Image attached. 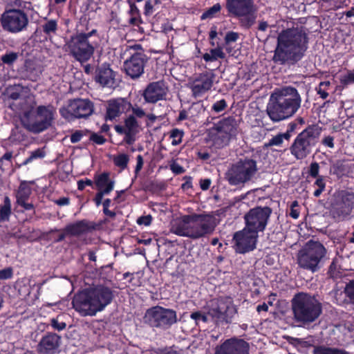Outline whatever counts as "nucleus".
I'll list each match as a JSON object with an SVG mask.
<instances>
[{
  "instance_id": "obj_56",
  "label": "nucleus",
  "mask_w": 354,
  "mask_h": 354,
  "mask_svg": "<svg viewBox=\"0 0 354 354\" xmlns=\"http://www.w3.org/2000/svg\"><path fill=\"white\" fill-rule=\"evenodd\" d=\"M86 185L92 186L93 181L87 179L86 180H79L77 182V187H78V189H80V190H83Z\"/></svg>"
},
{
  "instance_id": "obj_45",
  "label": "nucleus",
  "mask_w": 354,
  "mask_h": 354,
  "mask_svg": "<svg viewBox=\"0 0 354 354\" xmlns=\"http://www.w3.org/2000/svg\"><path fill=\"white\" fill-rule=\"evenodd\" d=\"M319 166L317 162H312L309 168V174L313 178L319 177Z\"/></svg>"
},
{
  "instance_id": "obj_34",
  "label": "nucleus",
  "mask_w": 354,
  "mask_h": 354,
  "mask_svg": "<svg viewBox=\"0 0 354 354\" xmlns=\"http://www.w3.org/2000/svg\"><path fill=\"white\" fill-rule=\"evenodd\" d=\"M113 161L115 166L120 167L122 170L127 167L129 161V156L125 153H120L113 157Z\"/></svg>"
},
{
  "instance_id": "obj_22",
  "label": "nucleus",
  "mask_w": 354,
  "mask_h": 354,
  "mask_svg": "<svg viewBox=\"0 0 354 354\" xmlns=\"http://www.w3.org/2000/svg\"><path fill=\"white\" fill-rule=\"evenodd\" d=\"M139 124L134 116H129L124 120V125H115V130L120 134H124V141L132 145L136 141V135L139 131Z\"/></svg>"
},
{
  "instance_id": "obj_12",
  "label": "nucleus",
  "mask_w": 354,
  "mask_h": 354,
  "mask_svg": "<svg viewBox=\"0 0 354 354\" xmlns=\"http://www.w3.org/2000/svg\"><path fill=\"white\" fill-rule=\"evenodd\" d=\"M237 131L236 121L233 118H225L217 122L209 131V136L214 145L218 148L227 145L231 138Z\"/></svg>"
},
{
  "instance_id": "obj_31",
  "label": "nucleus",
  "mask_w": 354,
  "mask_h": 354,
  "mask_svg": "<svg viewBox=\"0 0 354 354\" xmlns=\"http://www.w3.org/2000/svg\"><path fill=\"white\" fill-rule=\"evenodd\" d=\"M290 138V133L286 131L283 133H279L273 136L266 143L264 144L265 147H271L273 146L281 147L284 141H288Z\"/></svg>"
},
{
  "instance_id": "obj_2",
  "label": "nucleus",
  "mask_w": 354,
  "mask_h": 354,
  "mask_svg": "<svg viewBox=\"0 0 354 354\" xmlns=\"http://www.w3.org/2000/svg\"><path fill=\"white\" fill-rule=\"evenodd\" d=\"M114 297L113 290L104 285L90 287L77 293L73 299L74 309L82 316H95L110 304Z\"/></svg>"
},
{
  "instance_id": "obj_44",
  "label": "nucleus",
  "mask_w": 354,
  "mask_h": 354,
  "mask_svg": "<svg viewBox=\"0 0 354 354\" xmlns=\"http://www.w3.org/2000/svg\"><path fill=\"white\" fill-rule=\"evenodd\" d=\"M190 317L194 319L196 324L200 321H202L203 322H207V317L205 315L203 314L201 312H194L192 313L190 315Z\"/></svg>"
},
{
  "instance_id": "obj_18",
  "label": "nucleus",
  "mask_w": 354,
  "mask_h": 354,
  "mask_svg": "<svg viewBox=\"0 0 354 354\" xmlns=\"http://www.w3.org/2000/svg\"><path fill=\"white\" fill-rule=\"evenodd\" d=\"M214 75L211 72H205L196 76L188 82L192 96L195 98L203 97L213 86Z\"/></svg>"
},
{
  "instance_id": "obj_21",
  "label": "nucleus",
  "mask_w": 354,
  "mask_h": 354,
  "mask_svg": "<svg viewBox=\"0 0 354 354\" xmlns=\"http://www.w3.org/2000/svg\"><path fill=\"white\" fill-rule=\"evenodd\" d=\"M248 344L243 339L232 338L225 340L216 349L215 354H249Z\"/></svg>"
},
{
  "instance_id": "obj_28",
  "label": "nucleus",
  "mask_w": 354,
  "mask_h": 354,
  "mask_svg": "<svg viewBox=\"0 0 354 354\" xmlns=\"http://www.w3.org/2000/svg\"><path fill=\"white\" fill-rule=\"evenodd\" d=\"M90 229L88 223L83 220L67 225L64 232L69 236H77L88 232Z\"/></svg>"
},
{
  "instance_id": "obj_10",
  "label": "nucleus",
  "mask_w": 354,
  "mask_h": 354,
  "mask_svg": "<svg viewBox=\"0 0 354 354\" xmlns=\"http://www.w3.org/2000/svg\"><path fill=\"white\" fill-rule=\"evenodd\" d=\"M93 30L88 33H79L71 37L70 40L66 44L67 49L74 58L80 62H87L93 55L95 47L92 43L88 41V38L95 32Z\"/></svg>"
},
{
  "instance_id": "obj_41",
  "label": "nucleus",
  "mask_w": 354,
  "mask_h": 354,
  "mask_svg": "<svg viewBox=\"0 0 354 354\" xmlns=\"http://www.w3.org/2000/svg\"><path fill=\"white\" fill-rule=\"evenodd\" d=\"M227 107V102L225 100H221L216 102L212 107V109L216 113L223 111Z\"/></svg>"
},
{
  "instance_id": "obj_52",
  "label": "nucleus",
  "mask_w": 354,
  "mask_h": 354,
  "mask_svg": "<svg viewBox=\"0 0 354 354\" xmlns=\"http://www.w3.org/2000/svg\"><path fill=\"white\" fill-rule=\"evenodd\" d=\"M170 169L176 174H180L185 171L183 167L176 162H174L170 165Z\"/></svg>"
},
{
  "instance_id": "obj_49",
  "label": "nucleus",
  "mask_w": 354,
  "mask_h": 354,
  "mask_svg": "<svg viewBox=\"0 0 354 354\" xmlns=\"http://www.w3.org/2000/svg\"><path fill=\"white\" fill-rule=\"evenodd\" d=\"M239 39V33L235 32H228L225 37V41L226 44L234 42Z\"/></svg>"
},
{
  "instance_id": "obj_23",
  "label": "nucleus",
  "mask_w": 354,
  "mask_h": 354,
  "mask_svg": "<svg viewBox=\"0 0 354 354\" xmlns=\"http://www.w3.org/2000/svg\"><path fill=\"white\" fill-rule=\"evenodd\" d=\"M131 104L124 98H117L108 101L106 120H113L122 113L131 109Z\"/></svg>"
},
{
  "instance_id": "obj_54",
  "label": "nucleus",
  "mask_w": 354,
  "mask_h": 354,
  "mask_svg": "<svg viewBox=\"0 0 354 354\" xmlns=\"http://www.w3.org/2000/svg\"><path fill=\"white\" fill-rule=\"evenodd\" d=\"M83 132L81 131H77L73 133L71 136V141L72 143H76L79 142L83 136Z\"/></svg>"
},
{
  "instance_id": "obj_60",
  "label": "nucleus",
  "mask_w": 354,
  "mask_h": 354,
  "mask_svg": "<svg viewBox=\"0 0 354 354\" xmlns=\"http://www.w3.org/2000/svg\"><path fill=\"white\" fill-rule=\"evenodd\" d=\"M153 12V5L150 1H147L145 5V14L150 15Z\"/></svg>"
},
{
  "instance_id": "obj_58",
  "label": "nucleus",
  "mask_w": 354,
  "mask_h": 354,
  "mask_svg": "<svg viewBox=\"0 0 354 354\" xmlns=\"http://www.w3.org/2000/svg\"><path fill=\"white\" fill-rule=\"evenodd\" d=\"M136 160H137V164H136V167L135 169V171H136V173H138L141 170V169L142 168V166H143L144 161H143L142 156L141 155H138L136 158Z\"/></svg>"
},
{
  "instance_id": "obj_3",
  "label": "nucleus",
  "mask_w": 354,
  "mask_h": 354,
  "mask_svg": "<svg viewBox=\"0 0 354 354\" xmlns=\"http://www.w3.org/2000/svg\"><path fill=\"white\" fill-rule=\"evenodd\" d=\"M301 104L298 91L292 86H284L271 94L266 111L273 122H279L295 115Z\"/></svg>"
},
{
  "instance_id": "obj_7",
  "label": "nucleus",
  "mask_w": 354,
  "mask_h": 354,
  "mask_svg": "<svg viewBox=\"0 0 354 354\" xmlns=\"http://www.w3.org/2000/svg\"><path fill=\"white\" fill-rule=\"evenodd\" d=\"M326 252L320 242L310 240L298 252L297 263L300 268L315 272L320 269Z\"/></svg>"
},
{
  "instance_id": "obj_53",
  "label": "nucleus",
  "mask_w": 354,
  "mask_h": 354,
  "mask_svg": "<svg viewBox=\"0 0 354 354\" xmlns=\"http://www.w3.org/2000/svg\"><path fill=\"white\" fill-rule=\"evenodd\" d=\"M322 143L325 146L332 149L334 147V138L330 136H326L322 140Z\"/></svg>"
},
{
  "instance_id": "obj_43",
  "label": "nucleus",
  "mask_w": 354,
  "mask_h": 354,
  "mask_svg": "<svg viewBox=\"0 0 354 354\" xmlns=\"http://www.w3.org/2000/svg\"><path fill=\"white\" fill-rule=\"evenodd\" d=\"M50 325L54 329L57 330H62L66 326L65 322L59 320V317L52 319L50 320Z\"/></svg>"
},
{
  "instance_id": "obj_35",
  "label": "nucleus",
  "mask_w": 354,
  "mask_h": 354,
  "mask_svg": "<svg viewBox=\"0 0 354 354\" xmlns=\"http://www.w3.org/2000/svg\"><path fill=\"white\" fill-rule=\"evenodd\" d=\"M322 6L328 10H336L342 5V0H320Z\"/></svg>"
},
{
  "instance_id": "obj_26",
  "label": "nucleus",
  "mask_w": 354,
  "mask_h": 354,
  "mask_svg": "<svg viewBox=\"0 0 354 354\" xmlns=\"http://www.w3.org/2000/svg\"><path fill=\"white\" fill-rule=\"evenodd\" d=\"M61 337L55 333H49L41 338L38 344V351L44 354H53L59 348Z\"/></svg>"
},
{
  "instance_id": "obj_48",
  "label": "nucleus",
  "mask_w": 354,
  "mask_h": 354,
  "mask_svg": "<svg viewBox=\"0 0 354 354\" xmlns=\"http://www.w3.org/2000/svg\"><path fill=\"white\" fill-rule=\"evenodd\" d=\"M90 140L97 145H102L106 141V139L102 136L95 133L91 134Z\"/></svg>"
},
{
  "instance_id": "obj_39",
  "label": "nucleus",
  "mask_w": 354,
  "mask_h": 354,
  "mask_svg": "<svg viewBox=\"0 0 354 354\" xmlns=\"http://www.w3.org/2000/svg\"><path fill=\"white\" fill-rule=\"evenodd\" d=\"M339 81L344 85L354 84V70L348 71L346 74L340 77Z\"/></svg>"
},
{
  "instance_id": "obj_15",
  "label": "nucleus",
  "mask_w": 354,
  "mask_h": 354,
  "mask_svg": "<svg viewBox=\"0 0 354 354\" xmlns=\"http://www.w3.org/2000/svg\"><path fill=\"white\" fill-rule=\"evenodd\" d=\"M272 214L269 207H257L249 210L244 216L246 228L258 234L263 232Z\"/></svg>"
},
{
  "instance_id": "obj_32",
  "label": "nucleus",
  "mask_w": 354,
  "mask_h": 354,
  "mask_svg": "<svg viewBox=\"0 0 354 354\" xmlns=\"http://www.w3.org/2000/svg\"><path fill=\"white\" fill-rule=\"evenodd\" d=\"M225 54L221 47H217L216 48L211 49L209 53L203 54V58L207 62H214L218 59H224Z\"/></svg>"
},
{
  "instance_id": "obj_27",
  "label": "nucleus",
  "mask_w": 354,
  "mask_h": 354,
  "mask_svg": "<svg viewBox=\"0 0 354 354\" xmlns=\"http://www.w3.org/2000/svg\"><path fill=\"white\" fill-rule=\"evenodd\" d=\"M109 176V173L104 172L95 177V186L99 192L109 194L113 189L115 181Z\"/></svg>"
},
{
  "instance_id": "obj_8",
  "label": "nucleus",
  "mask_w": 354,
  "mask_h": 354,
  "mask_svg": "<svg viewBox=\"0 0 354 354\" xmlns=\"http://www.w3.org/2000/svg\"><path fill=\"white\" fill-rule=\"evenodd\" d=\"M321 132L322 128L317 125L309 126L303 130L297 135L290 147L291 154L297 160L306 158L317 143Z\"/></svg>"
},
{
  "instance_id": "obj_51",
  "label": "nucleus",
  "mask_w": 354,
  "mask_h": 354,
  "mask_svg": "<svg viewBox=\"0 0 354 354\" xmlns=\"http://www.w3.org/2000/svg\"><path fill=\"white\" fill-rule=\"evenodd\" d=\"M10 213L11 209L3 205L0 209V221L8 219Z\"/></svg>"
},
{
  "instance_id": "obj_36",
  "label": "nucleus",
  "mask_w": 354,
  "mask_h": 354,
  "mask_svg": "<svg viewBox=\"0 0 354 354\" xmlns=\"http://www.w3.org/2000/svg\"><path fill=\"white\" fill-rule=\"evenodd\" d=\"M221 6L219 3L214 4L201 15V19L212 18L217 12L221 10Z\"/></svg>"
},
{
  "instance_id": "obj_29",
  "label": "nucleus",
  "mask_w": 354,
  "mask_h": 354,
  "mask_svg": "<svg viewBox=\"0 0 354 354\" xmlns=\"http://www.w3.org/2000/svg\"><path fill=\"white\" fill-rule=\"evenodd\" d=\"M31 194V189L27 185H21L17 194V203L23 207L26 210L33 209V205L28 203V200Z\"/></svg>"
},
{
  "instance_id": "obj_61",
  "label": "nucleus",
  "mask_w": 354,
  "mask_h": 354,
  "mask_svg": "<svg viewBox=\"0 0 354 354\" xmlns=\"http://www.w3.org/2000/svg\"><path fill=\"white\" fill-rule=\"evenodd\" d=\"M55 203L59 206L68 205L69 204V198L68 197H62L55 200Z\"/></svg>"
},
{
  "instance_id": "obj_63",
  "label": "nucleus",
  "mask_w": 354,
  "mask_h": 354,
  "mask_svg": "<svg viewBox=\"0 0 354 354\" xmlns=\"http://www.w3.org/2000/svg\"><path fill=\"white\" fill-rule=\"evenodd\" d=\"M315 185L318 187V188L325 189V182L324 180V178L322 176H319L317 178L316 181L315 182Z\"/></svg>"
},
{
  "instance_id": "obj_30",
  "label": "nucleus",
  "mask_w": 354,
  "mask_h": 354,
  "mask_svg": "<svg viewBox=\"0 0 354 354\" xmlns=\"http://www.w3.org/2000/svg\"><path fill=\"white\" fill-rule=\"evenodd\" d=\"M352 207L348 198H342L333 205V214L337 216H346L351 212Z\"/></svg>"
},
{
  "instance_id": "obj_40",
  "label": "nucleus",
  "mask_w": 354,
  "mask_h": 354,
  "mask_svg": "<svg viewBox=\"0 0 354 354\" xmlns=\"http://www.w3.org/2000/svg\"><path fill=\"white\" fill-rule=\"evenodd\" d=\"M18 58V53L14 52H10L2 55V62L8 65L13 64Z\"/></svg>"
},
{
  "instance_id": "obj_19",
  "label": "nucleus",
  "mask_w": 354,
  "mask_h": 354,
  "mask_svg": "<svg viewBox=\"0 0 354 354\" xmlns=\"http://www.w3.org/2000/svg\"><path fill=\"white\" fill-rule=\"evenodd\" d=\"M226 8L229 12L235 16L249 15L248 26H251L255 20L253 13L256 10L253 0H227Z\"/></svg>"
},
{
  "instance_id": "obj_37",
  "label": "nucleus",
  "mask_w": 354,
  "mask_h": 354,
  "mask_svg": "<svg viewBox=\"0 0 354 354\" xmlns=\"http://www.w3.org/2000/svg\"><path fill=\"white\" fill-rule=\"evenodd\" d=\"M46 156V153L43 149H37L30 152V156L23 162L26 165L32 161L34 159L42 158Z\"/></svg>"
},
{
  "instance_id": "obj_4",
  "label": "nucleus",
  "mask_w": 354,
  "mask_h": 354,
  "mask_svg": "<svg viewBox=\"0 0 354 354\" xmlns=\"http://www.w3.org/2000/svg\"><path fill=\"white\" fill-rule=\"evenodd\" d=\"M214 228L215 222L212 216L192 214L176 220L171 225V231L180 236L198 239L212 234Z\"/></svg>"
},
{
  "instance_id": "obj_38",
  "label": "nucleus",
  "mask_w": 354,
  "mask_h": 354,
  "mask_svg": "<svg viewBox=\"0 0 354 354\" xmlns=\"http://www.w3.org/2000/svg\"><path fill=\"white\" fill-rule=\"evenodd\" d=\"M183 131L178 129H174L171 131L170 137L172 138L171 145H178L182 142Z\"/></svg>"
},
{
  "instance_id": "obj_50",
  "label": "nucleus",
  "mask_w": 354,
  "mask_h": 354,
  "mask_svg": "<svg viewBox=\"0 0 354 354\" xmlns=\"http://www.w3.org/2000/svg\"><path fill=\"white\" fill-rule=\"evenodd\" d=\"M12 269L10 267L0 270V279H10L12 276Z\"/></svg>"
},
{
  "instance_id": "obj_64",
  "label": "nucleus",
  "mask_w": 354,
  "mask_h": 354,
  "mask_svg": "<svg viewBox=\"0 0 354 354\" xmlns=\"http://www.w3.org/2000/svg\"><path fill=\"white\" fill-rule=\"evenodd\" d=\"M12 158V152H6L1 158L0 161L3 162V161H8L11 163V160Z\"/></svg>"
},
{
  "instance_id": "obj_25",
  "label": "nucleus",
  "mask_w": 354,
  "mask_h": 354,
  "mask_svg": "<svg viewBox=\"0 0 354 354\" xmlns=\"http://www.w3.org/2000/svg\"><path fill=\"white\" fill-rule=\"evenodd\" d=\"M166 95V88L162 82H156L149 84L143 92L145 102L156 103L161 100Z\"/></svg>"
},
{
  "instance_id": "obj_57",
  "label": "nucleus",
  "mask_w": 354,
  "mask_h": 354,
  "mask_svg": "<svg viewBox=\"0 0 354 354\" xmlns=\"http://www.w3.org/2000/svg\"><path fill=\"white\" fill-rule=\"evenodd\" d=\"M106 194H109L104 193V192H99V191L97 192L95 197L94 198V201L97 206H100L101 205L104 195H106Z\"/></svg>"
},
{
  "instance_id": "obj_11",
  "label": "nucleus",
  "mask_w": 354,
  "mask_h": 354,
  "mask_svg": "<svg viewBox=\"0 0 354 354\" xmlns=\"http://www.w3.org/2000/svg\"><path fill=\"white\" fill-rule=\"evenodd\" d=\"M143 319L151 327L167 329L177 322V315L172 309L156 306L146 311Z\"/></svg>"
},
{
  "instance_id": "obj_6",
  "label": "nucleus",
  "mask_w": 354,
  "mask_h": 354,
  "mask_svg": "<svg viewBox=\"0 0 354 354\" xmlns=\"http://www.w3.org/2000/svg\"><path fill=\"white\" fill-rule=\"evenodd\" d=\"M295 319L304 324L315 321L322 313V305L313 296L301 292L292 300Z\"/></svg>"
},
{
  "instance_id": "obj_24",
  "label": "nucleus",
  "mask_w": 354,
  "mask_h": 354,
  "mask_svg": "<svg viewBox=\"0 0 354 354\" xmlns=\"http://www.w3.org/2000/svg\"><path fill=\"white\" fill-rule=\"evenodd\" d=\"M116 73L109 64H102L95 71V80L103 87L113 88L116 84Z\"/></svg>"
},
{
  "instance_id": "obj_16",
  "label": "nucleus",
  "mask_w": 354,
  "mask_h": 354,
  "mask_svg": "<svg viewBox=\"0 0 354 354\" xmlns=\"http://www.w3.org/2000/svg\"><path fill=\"white\" fill-rule=\"evenodd\" d=\"M28 22L25 12L18 9H11L6 11L1 17L3 28L12 32L21 31Z\"/></svg>"
},
{
  "instance_id": "obj_55",
  "label": "nucleus",
  "mask_w": 354,
  "mask_h": 354,
  "mask_svg": "<svg viewBox=\"0 0 354 354\" xmlns=\"http://www.w3.org/2000/svg\"><path fill=\"white\" fill-rule=\"evenodd\" d=\"M345 290L349 297L354 299V281H350V283L347 284Z\"/></svg>"
},
{
  "instance_id": "obj_62",
  "label": "nucleus",
  "mask_w": 354,
  "mask_h": 354,
  "mask_svg": "<svg viewBox=\"0 0 354 354\" xmlns=\"http://www.w3.org/2000/svg\"><path fill=\"white\" fill-rule=\"evenodd\" d=\"M342 167V165L340 162H337L334 164L332 167L333 169V173L337 175H339L343 171Z\"/></svg>"
},
{
  "instance_id": "obj_13",
  "label": "nucleus",
  "mask_w": 354,
  "mask_h": 354,
  "mask_svg": "<svg viewBox=\"0 0 354 354\" xmlns=\"http://www.w3.org/2000/svg\"><path fill=\"white\" fill-rule=\"evenodd\" d=\"M237 309L231 297H221L211 301L209 315L217 322L230 323Z\"/></svg>"
},
{
  "instance_id": "obj_59",
  "label": "nucleus",
  "mask_w": 354,
  "mask_h": 354,
  "mask_svg": "<svg viewBox=\"0 0 354 354\" xmlns=\"http://www.w3.org/2000/svg\"><path fill=\"white\" fill-rule=\"evenodd\" d=\"M211 180L209 178L202 179L200 181V186L203 190H207L209 188Z\"/></svg>"
},
{
  "instance_id": "obj_20",
  "label": "nucleus",
  "mask_w": 354,
  "mask_h": 354,
  "mask_svg": "<svg viewBox=\"0 0 354 354\" xmlns=\"http://www.w3.org/2000/svg\"><path fill=\"white\" fill-rule=\"evenodd\" d=\"M146 62V55L142 52H137L124 62V69L131 78H138L144 73Z\"/></svg>"
},
{
  "instance_id": "obj_46",
  "label": "nucleus",
  "mask_w": 354,
  "mask_h": 354,
  "mask_svg": "<svg viewBox=\"0 0 354 354\" xmlns=\"http://www.w3.org/2000/svg\"><path fill=\"white\" fill-rule=\"evenodd\" d=\"M152 221V216L151 215L142 216L137 219V223L140 225L149 226Z\"/></svg>"
},
{
  "instance_id": "obj_33",
  "label": "nucleus",
  "mask_w": 354,
  "mask_h": 354,
  "mask_svg": "<svg viewBox=\"0 0 354 354\" xmlns=\"http://www.w3.org/2000/svg\"><path fill=\"white\" fill-rule=\"evenodd\" d=\"M42 30L48 36L55 35L57 30V21L55 19L46 20L42 25Z\"/></svg>"
},
{
  "instance_id": "obj_17",
  "label": "nucleus",
  "mask_w": 354,
  "mask_h": 354,
  "mask_svg": "<svg viewBox=\"0 0 354 354\" xmlns=\"http://www.w3.org/2000/svg\"><path fill=\"white\" fill-rule=\"evenodd\" d=\"M257 238V233L246 227L236 232L233 236L235 250L239 253L253 250L256 247Z\"/></svg>"
},
{
  "instance_id": "obj_9",
  "label": "nucleus",
  "mask_w": 354,
  "mask_h": 354,
  "mask_svg": "<svg viewBox=\"0 0 354 354\" xmlns=\"http://www.w3.org/2000/svg\"><path fill=\"white\" fill-rule=\"evenodd\" d=\"M257 162L245 158L233 164L225 174V178L231 185H240L250 181L257 172Z\"/></svg>"
},
{
  "instance_id": "obj_5",
  "label": "nucleus",
  "mask_w": 354,
  "mask_h": 354,
  "mask_svg": "<svg viewBox=\"0 0 354 354\" xmlns=\"http://www.w3.org/2000/svg\"><path fill=\"white\" fill-rule=\"evenodd\" d=\"M21 109L22 115L21 123L28 131L39 133L46 130L53 120L55 109L51 106H39L34 110L35 105L33 96L28 95L23 100Z\"/></svg>"
},
{
  "instance_id": "obj_1",
  "label": "nucleus",
  "mask_w": 354,
  "mask_h": 354,
  "mask_svg": "<svg viewBox=\"0 0 354 354\" xmlns=\"http://www.w3.org/2000/svg\"><path fill=\"white\" fill-rule=\"evenodd\" d=\"M308 43V32L305 28L284 30L278 35L272 60L281 65L295 64L304 57Z\"/></svg>"
},
{
  "instance_id": "obj_42",
  "label": "nucleus",
  "mask_w": 354,
  "mask_h": 354,
  "mask_svg": "<svg viewBox=\"0 0 354 354\" xmlns=\"http://www.w3.org/2000/svg\"><path fill=\"white\" fill-rule=\"evenodd\" d=\"M131 108L133 113L131 116H134V118L136 117L138 118H143L145 117L146 113L141 107L138 106V105H135L133 106H131Z\"/></svg>"
},
{
  "instance_id": "obj_47",
  "label": "nucleus",
  "mask_w": 354,
  "mask_h": 354,
  "mask_svg": "<svg viewBox=\"0 0 354 354\" xmlns=\"http://www.w3.org/2000/svg\"><path fill=\"white\" fill-rule=\"evenodd\" d=\"M298 202L297 201H293L290 206V216L296 219L299 216V211L298 209Z\"/></svg>"
},
{
  "instance_id": "obj_14",
  "label": "nucleus",
  "mask_w": 354,
  "mask_h": 354,
  "mask_svg": "<svg viewBox=\"0 0 354 354\" xmlns=\"http://www.w3.org/2000/svg\"><path fill=\"white\" fill-rule=\"evenodd\" d=\"M93 104L87 99H75L59 109L61 115L68 121L75 118H86L93 112Z\"/></svg>"
}]
</instances>
